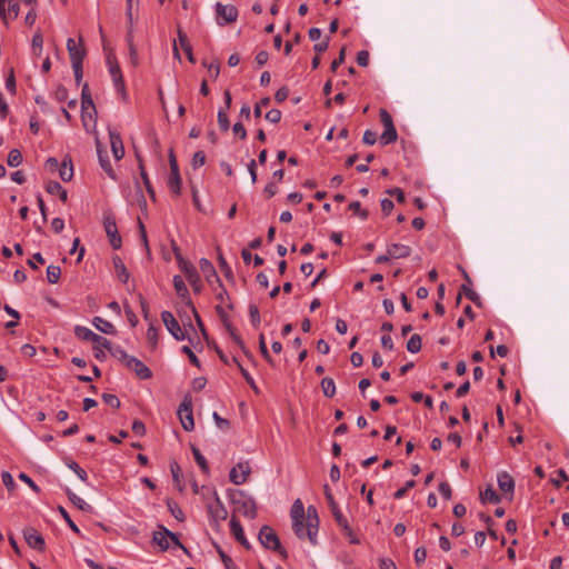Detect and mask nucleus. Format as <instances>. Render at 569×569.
Returning a JSON list of instances; mask_svg holds the SVG:
<instances>
[{
  "mask_svg": "<svg viewBox=\"0 0 569 569\" xmlns=\"http://www.w3.org/2000/svg\"><path fill=\"white\" fill-rule=\"evenodd\" d=\"M337 525L340 527L342 533L346 538L349 539V542L352 545H359L360 540L352 531L351 527L349 526V522L347 519L342 520L341 522H337Z\"/></svg>",
  "mask_w": 569,
  "mask_h": 569,
  "instance_id": "obj_34",
  "label": "nucleus"
},
{
  "mask_svg": "<svg viewBox=\"0 0 569 569\" xmlns=\"http://www.w3.org/2000/svg\"><path fill=\"white\" fill-rule=\"evenodd\" d=\"M207 510L211 521L214 525H218L220 521H223L228 517V511L223 503L221 502L217 491H213V500L207 503Z\"/></svg>",
  "mask_w": 569,
  "mask_h": 569,
  "instance_id": "obj_5",
  "label": "nucleus"
},
{
  "mask_svg": "<svg viewBox=\"0 0 569 569\" xmlns=\"http://www.w3.org/2000/svg\"><path fill=\"white\" fill-rule=\"evenodd\" d=\"M249 316H250V321H251V325L254 327V328H258L260 326V312H259V309L256 305H250L249 306Z\"/></svg>",
  "mask_w": 569,
  "mask_h": 569,
  "instance_id": "obj_58",
  "label": "nucleus"
},
{
  "mask_svg": "<svg viewBox=\"0 0 569 569\" xmlns=\"http://www.w3.org/2000/svg\"><path fill=\"white\" fill-rule=\"evenodd\" d=\"M249 473L248 462H239L230 470L229 478L232 483L242 485L247 481Z\"/></svg>",
  "mask_w": 569,
  "mask_h": 569,
  "instance_id": "obj_14",
  "label": "nucleus"
},
{
  "mask_svg": "<svg viewBox=\"0 0 569 569\" xmlns=\"http://www.w3.org/2000/svg\"><path fill=\"white\" fill-rule=\"evenodd\" d=\"M388 251L391 259H403L411 254V248L402 243H391L388 246Z\"/></svg>",
  "mask_w": 569,
  "mask_h": 569,
  "instance_id": "obj_24",
  "label": "nucleus"
},
{
  "mask_svg": "<svg viewBox=\"0 0 569 569\" xmlns=\"http://www.w3.org/2000/svg\"><path fill=\"white\" fill-rule=\"evenodd\" d=\"M138 164H139V169H140V174H141V178H142V181H143V184L146 187V190L148 192V194L150 196V198L152 200H156V192H154V189L149 180V177H148V173L144 169V166H143V160L141 157H138Z\"/></svg>",
  "mask_w": 569,
  "mask_h": 569,
  "instance_id": "obj_32",
  "label": "nucleus"
},
{
  "mask_svg": "<svg viewBox=\"0 0 569 569\" xmlns=\"http://www.w3.org/2000/svg\"><path fill=\"white\" fill-rule=\"evenodd\" d=\"M290 516H291L292 521L298 520V519H306L305 507L300 499H297L293 502V505L291 507Z\"/></svg>",
  "mask_w": 569,
  "mask_h": 569,
  "instance_id": "obj_39",
  "label": "nucleus"
},
{
  "mask_svg": "<svg viewBox=\"0 0 569 569\" xmlns=\"http://www.w3.org/2000/svg\"><path fill=\"white\" fill-rule=\"evenodd\" d=\"M91 342H93L94 346H98L99 348H104L107 350L111 349L112 346V343L107 338L99 336L97 333Z\"/></svg>",
  "mask_w": 569,
  "mask_h": 569,
  "instance_id": "obj_63",
  "label": "nucleus"
},
{
  "mask_svg": "<svg viewBox=\"0 0 569 569\" xmlns=\"http://www.w3.org/2000/svg\"><path fill=\"white\" fill-rule=\"evenodd\" d=\"M89 109L92 110L93 113H97L89 86L88 83H84L81 91V119L84 128H87V110Z\"/></svg>",
  "mask_w": 569,
  "mask_h": 569,
  "instance_id": "obj_13",
  "label": "nucleus"
},
{
  "mask_svg": "<svg viewBox=\"0 0 569 569\" xmlns=\"http://www.w3.org/2000/svg\"><path fill=\"white\" fill-rule=\"evenodd\" d=\"M27 545L38 551H44L46 542L43 536L32 527H27L22 531Z\"/></svg>",
  "mask_w": 569,
  "mask_h": 569,
  "instance_id": "obj_10",
  "label": "nucleus"
},
{
  "mask_svg": "<svg viewBox=\"0 0 569 569\" xmlns=\"http://www.w3.org/2000/svg\"><path fill=\"white\" fill-rule=\"evenodd\" d=\"M230 530L237 541H239L246 549H250V543L247 540L240 521L232 516L230 520Z\"/></svg>",
  "mask_w": 569,
  "mask_h": 569,
  "instance_id": "obj_20",
  "label": "nucleus"
},
{
  "mask_svg": "<svg viewBox=\"0 0 569 569\" xmlns=\"http://www.w3.org/2000/svg\"><path fill=\"white\" fill-rule=\"evenodd\" d=\"M379 116L385 129L395 128L393 120L386 109H380Z\"/></svg>",
  "mask_w": 569,
  "mask_h": 569,
  "instance_id": "obj_59",
  "label": "nucleus"
},
{
  "mask_svg": "<svg viewBox=\"0 0 569 569\" xmlns=\"http://www.w3.org/2000/svg\"><path fill=\"white\" fill-rule=\"evenodd\" d=\"M126 367L136 372L140 379H150L152 377L151 370L136 357H131Z\"/></svg>",
  "mask_w": 569,
  "mask_h": 569,
  "instance_id": "obj_17",
  "label": "nucleus"
},
{
  "mask_svg": "<svg viewBox=\"0 0 569 569\" xmlns=\"http://www.w3.org/2000/svg\"><path fill=\"white\" fill-rule=\"evenodd\" d=\"M199 267L209 283L212 282V279L217 283H220V278L218 277L213 264L208 259L201 258L199 261Z\"/></svg>",
  "mask_w": 569,
  "mask_h": 569,
  "instance_id": "obj_22",
  "label": "nucleus"
},
{
  "mask_svg": "<svg viewBox=\"0 0 569 569\" xmlns=\"http://www.w3.org/2000/svg\"><path fill=\"white\" fill-rule=\"evenodd\" d=\"M92 323L102 333H106V335H116L117 333L114 326L110 321H108L101 317H94Z\"/></svg>",
  "mask_w": 569,
  "mask_h": 569,
  "instance_id": "obj_28",
  "label": "nucleus"
},
{
  "mask_svg": "<svg viewBox=\"0 0 569 569\" xmlns=\"http://www.w3.org/2000/svg\"><path fill=\"white\" fill-rule=\"evenodd\" d=\"M169 166L170 174L168 178V187L173 194L179 196L181 193V176L178 161L172 149L169 151Z\"/></svg>",
  "mask_w": 569,
  "mask_h": 569,
  "instance_id": "obj_4",
  "label": "nucleus"
},
{
  "mask_svg": "<svg viewBox=\"0 0 569 569\" xmlns=\"http://www.w3.org/2000/svg\"><path fill=\"white\" fill-rule=\"evenodd\" d=\"M169 535L170 530L162 525H159L158 530L153 531L152 541L161 551H167L169 549Z\"/></svg>",
  "mask_w": 569,
  "mask_h": 569,
  "instance_id": "obj_18",
  "label": "nucleus"
},
{
  "mask_svg": "<svg viewBox=\"0 0 569 569\" xmlns=\"http://www.w3.org/2000/svg\"><path fill=\"white\" fill-rule=\"evenodd\" d=\"M323 490H325V496H326L327 502L329 505V508L331 510V513H332L336 522H341L342 520L347 519L342 515L341 510L339 509V507H338V505H337V502H336V500L333 498V495H332V492H331V490H330L328 485H325Z\"/></svg>",
  "mask_w": 569,
  "mask_h": 569,
  "instance_id": "obj_21",
  "label": "nucleus"
},
{
  "mask_svg": "<svg viewBox=\"0 0 569 569\" xmlns=\"http://www.w3.org/2000/svg\"><path fill=\"white\" fill-rule=\"evenodd\" d=\"M177 259H178L179 267H180L181 271L186 274V278L192 286L193 290L196 292H200V290H201L200 279H199V274H198V271L194 268V266H192L190 262L183 260L180 254H177Z\"/></svg>",
  "mask_w": 569,
  "mask_h": 569,
  "instance_id": "obj_9",
  "label": "nucleus"
},
{
  "mask_svg": "<svg viewBox=\"0 0 569 569\" xmlns=\"http://www.w3.org/2000/svg\"><path fill=\"white\" fill-rule=\"evenodd\" d=\"M217 551L226 567V569H237V566L234 565L233 560L224 553V551L220 548V547H217Z\"/></svg>",
  "mask_w": 569,
  "mask_h": 569,
  "instance_id": "obj_61",
  "label": "nucleus"
},
{
  "mask_svg": "<svg viewBox=\"0 0 569 569\" xmlns=\"http://www.w3.org/2000/svg\"><path fill=\"white\" fill-rule=\"evenodd\" d=\"M61 276V269L59 266L50 264L47 268V280L49 283H57Z\"/></svg>",
  "mask_w": 569,
  "mask_h": 569,
  "instance_id": "obj_47",
  "label": "nucleus"
},
{
  "mask_svg": "<svg viewBox=\"0 0 569 569\" xmlns=\"http://www.w3.org/2000/svg\"><path fill=\"white\" fill-rule=\"evenodd\" d=\"M407 350L417 353L421 350V337L418 333L412 335L407 342Z\"/></svg>",
  "mask_w": 569,
  "mask_h": 569,
  "instance_id": "obj_45",
  "label": "nucleus"
},
{
  "mask_svg": "<svg viewBox=\"0 0 569 569\" xmlns=\"http://www.w3.org/2000/svg\"><path fill=\"white\" fill-rule=\"evenodd\" d=\"M217 22L220 26L234 22L238 18V9L232 4L216 3Z\"/></svg>",
  "mask_w": 569,
  "mask_h": 569,
  "instance_id": "obj_8",
  "label": "nucleus"
},
{
  "mask_svg": "<svg viewBox=\"0 0 569 569\" xmlns=\"http://www.w3.org/2000/svg\"><path fill=\"white\" fill-rule=\"evenodd\" d=\"M218 263H219L220 270L222 271L223 276L228 280H233V273H232L231 267L228 264L227 260L224 259L223 254L220 251L218 252Z\"/></svg>",
  "mask_w": 569,
  "mask_h": 569,
  "instance_id": "obj_44",
  "label": "nucleus"
},
{
  "mask_svg": "<svg viewBox=\"0 0 569 569\" xmlns=\"http://www.w3.org/2000/svg\"><path fill=\"white\" fill-rule=\"evenodd\" d=\"M46 190L50 194H58L62 202L68 200L67 190L57 181H49L46 186Z\"/></svg>",
  "mask_w": 569,
  "mask_h": 569,
  "instance_id": "obj_30",
  "label": "nucleus"
},
{
  "mask_svg": "<svg viewBox=\"0 0 569 569\" xmlns=\"http://www.w3.org/2000/svg\"><path fill=\"white\" fill-rule=\"evenodd\" d=\"M349 210L357 214L361 220H367L369 217V212L367 209L361 208V203L359 201H352L349 203Z\"/></svg>",
  "mask_w": 569,
  "mask_h": 569,
  "instance_id": "obj_50",
  "label": "nucleus"
},
{
  "mask_svg": "<svg viewBox=\"0 0 569 569\" xmlns=\"http://www.w3.org/2000/svg\"><path fill=\"white\" fill-rule=\"evenodd\" d=\"M7 162H8V166L12 167V168L20 166L22 163V154H21L20 150L12 149L8 154Z\"/></svg>",
  "mask_w": 569,
  "mask_h": 569,
  "instance_id": "obj_51",
  "label": "nucleus"
},
{
  "mask_svg": "<svg viewBox=\"0 0 569 569\" xmlns=\"http://www.w3.org/2000/svg\"><path fill=\"white\" fill-rule=\"evenodd\" d=\"M59 176L64 181L68 182L73 177V167L70 158H64L59 168Z\"/></svg>",
  "mask_w": 569,
  "mask_h": 569,
  "instance_id": "obj_31",
  "label": "nucleus"
},
{
  "mask_svg": "<svg viewBox=\"0 0 569 569\" xmlns=\"http://www.w3.org/2000/svg\"><path fill=\"white\" fill-rule=\"evenodd\" d=\"M497 480H498L499 489L501 491H503L505 493H510V495L513 493L515 481L508 472H506V471L499 472Z\"/></svg>",
  "mask_w": 569,
  "mask_h": 569,
  "instance_id": "obj_25",
  "label": "nucleus"
},
{
  "mask_svg": "<svg viewBox=\"0 0 569 569\" xmlns=\"http://www.w3.org/2000/svg\"><path fill=\"white\" fill-rule=\"evenodd\" d=\"M109 137L113 157L117 160H121L124 156V147L120 133L110 129Z\"/></svg>",
  "mask_w": 569,
  "mask_h": 569,
  "instance_id": "obj_19",
  "label": "nucleus"
},
{
  "mask_svg": "<svg viewBox=\"0 0 569 569\" xmlns=\"http://www.w3.org/2000/svg\"><path fill=\"white\" fill-rule=\"evenodd\" d=\"M178 417L181 426L186 431H191L194 428V420L192 415L191 399L186 397L178 409Z\"/></svg>",
  "mask_w": 569,
  "mask_h": 569,
  "instance_id": "obj_6",
  "label": "nucleus"
},
{
  "mask_svg": "<svg viewBox=\"0 0 569 569\" xmlns=\"http://www.w3.org/2000/svg\"><path fill=\"white\" fill-rule=\"evenodd\" d=\"M67 466L72 470L74 471V473L82 480V481H87L88 479V475L84 469H82L76 461L73 460H67Z\"/></svg>",
  "mask_w": 569,
  "mask_h": 569,
  "instance_id": "obj_54",
  "label": "nucleus"
},
{
  "mask_svg": "<svg viewBox=\"0 0 569 569\" xmlns=\"http://www.w3.org/2000/svg\"><path fill=\"white\" fill-rule=\"evenodd\" d=\"M102 400L104 401V403H107L108 406H110L112 408L118 409L120 407V400L116 395L103 393Z\"/></svg>",
  "mask_w": 569,
  "mask_h": 569,
  "instance_id": "obj_62",
  "label": "nucleus"
},
{
  "mask_svg": "<svg viewBox=\"0 0 569 569\" xmlns=\"http://www.w3.org/2000/svg\"><path fill=\"white\" fill-rule=\"evenodd\" d=\"M258 539L264 548L277 551L284 559L288 557L286 549L281 546L277 533L271 527L262 526Z\"/></svg>",
  "mask_w": 569,
  "mask_h": 569,
  "instance_id": "obj_3",
  "label": "nucleus"
},
{
  "mask_svg": "<svg viewBox=\"0 0 569 569\" xmlns=\"http://www.w3.org/2000/svg\"><path fill=\"white\" fill-rule=\"evenodd\" d=\"M158 328L153 326L152 322H150L149 328L147 330V340L151 347V349H156L158 345Z\"/></svg>",
  "mask_w": 569,
  "mask_h": 569,
  "instance_id": "obj_48",
  "label": "nucleus"
},
{
  "mask_svg": "<svg viewBox=\"0 0 569 569\" xmlns=\"http://www.w3.org/2000/svg\"><path fill=\"white\" fill-rule=\"evenodd\" d=\"M228 331V333L230 335V337L232 338V340L242 349L244 350L246 347H244V342L243 340L241 339V337L238 335L237 332V329L231 325V322H227L223 325Z\"/></svg>",
  "mask_w": 569,
  "mask_h": 569,
  "instance_id": "obj_52",
  "label": "nucleus"
},
{
  "mask_svg": "<svg viewBox=\"0 0 569 569\" xmlns=\"http://www.w3.org/2000/svg\"><path fill=\"white\" fill-rule=\"evenodd\" d=\"M231 361L234 362L237 365V367L239 368L242 377L244 378V380L248 382V385L252 388V390L256 392V393H259V389L253 380V378L251 377V375L248 372L247 369H244L242 367V365L239 362V360L236 358V357H232L231 358Z\"/></svg>",
  "mask_w": 569,
  "mask_h": 569,
  "instance_id": "obj_36",
  "label": "nucleus"
},
{
  "mask_svg": "<svg viewBox=\"0 0 569 569\" xmlns=\"http://www.w3.org/2000/svg\"><path fill=\"white\" fill-rule=\"evenodd\" d=\"M191 450H192V455H193V458H194L197 465L200 467V469L204 473H208L209 472V465H208L206 458L202 456V453L200 452V450L197 447L192 446Z\"/></svg>",
  "mask_w": 569,
  "mask_h": 569,
  "instance_id": "obj_42",
  "label": "nucleus"
},
{
  "mask_svg": "<svg viewBox=\"0 0 569 569\" xmlns=\"http://www.w3.org/2000/svg\"><path fill=\"white\" fill-rule=\"evenodd\" d=\"M167 506H168V509L170 511V513L179 521H183L184 520V515H183V511L181 510V508L178 506L177 502L172 501V500H168L167 501Z\"/></svg>",
  "mask_w": 569,
  "mask_h": 569,
  "instance_id": "obj_53",
  "label": "nucleus"
},
{
  "mask_svg": "<svg viewBox=\"0 0 569 569\" xmlns=\"http://www.w3.org/2000/svg\"><path fill=\"white\" fill-rule=\"evenodd\" d=\"M480 499H481V501L483 503H486V502H492V503L500 502L499 495L491 487H488L483 492L480 493Z\"/></svg>",
  "mask_w": 569,
  "mask_h": 569,
  "instance_id": "obj_43",
  "label": "nucleus"
},
{
  "mask_svg": "<svg viewBox=\"0 0 569 569\" xmlns=\"http://www.w3.org/2000/svg\"><path fill=\"white\" fill-rule=\"evenodd\" d=\"M397 139H398V133H397L396 128L385 129V131L382 132V134L380 137V141L382 144H389V143L396 142Z\"/></svg>",
  "mask_w": 569,
  "mask_h": 569,
  "instance_id": "obj_46",
  "label": "nucleus"
},
{
  "mask_svg": "<svg viewBox=\"0 0 569 569\" xmlns=\"http://www.w3.org/2000/svg\"><path fill=\"white\" fill-rule=\"evenodd\" d=\"M178 39H179L180 47L182 48V50L186 52V54L188 57V60L191 63H194L196 60H194V57L192 53V47L188 40L186 32H183L180 28H178Z\"/></svg>",
  "mask_w": 569,
  "mask_h": 569,
  "instance_id": "obj_29",
  "label": "nucleus"
},
{
  "mask_svg": "<svg viewBox=\"0 0 569 569\" xmlns=\"http://www.w3.org/2000/svg\"><path fill=\"white\" fill-rule=\"evenodd\" d=\"M58 511L59 513L62 516V518L64 519V521L67 522L68 527L76 533L80 535V529L78 528V526L73 522V520L70 518L69 513L67 512V510L59 506L58 507Z\"/></svg>",
  "mask_w": 569,
  "mask_h": 569,
  "instance_id": "obj_56",
  "label": "nucleus"
},
{
  "mask_svg": "<svg viewBox=\"0 0 569 569\" xmlns=\"http://www.w3.org/2000/svg\"><path fill=\"white\" fill-rule=\"evenodd\" d=\"M460 291L465 293V296L471 300L477 307H481L482 301L480 296L469 287V284L463 283L460 288Z\"/></svg>",
  "mask_w": 569,
  "mask_h": 569,
  "instance_id": "obj_37",
  "label": "nucleus"
},
{
  "mask_svg": "<svg viewBox=\"0 0 569 569\" xmlns=\"http://www.w3.org/2000/svg\"><path fill=\"white\" fill-rule=\"evenodd\" d=\"M292 529L299 539L308 538L310 543L316 546L319 530V516L316 507L309 506L307 508L306 519L292 521Z\"/></svg>",
  "mask_w": 569,
  "mask_h": 569,
  "instance_id": "obj_1",
  "label": "nucleus"
},
{
  "mask_svg": "<svg viewBox=\"0 0 569 569\" xmlns=\"http://www.w3.org/2000/svg\"><path fill=\"white\" fill-rule=\"evenodd\" d=\"M97 151H98V158H99V163L101 166V168L104 170V172L113 180L117 179V176H116V172L114 170L112 169V166L109 161V157L108 154L106 153L104 150L101 149V146H100V142L98 141L97 142Z\"/></svg>",
  "mask_w": 569,
  "mask_h": 569,
  "instance_id": "obj_23",
  "label": "nucleus"
},
{
  "mask_svg": "<svg viewBox=\"0 0 569 569\" xmlns=\"http://www.w3.org/2000/svg\"><path fill=\"white\" fill-rule=\"evenodd\" d=\"M19 16V4L16 0H0V17L6 24Z\"/></svg>",
  "mask_w": 569,
  "mask_h": 569,
  "instance_id": "obj_12",
  "label": "nucleus"
},
{
  "mask_svg": "<svg viewBox=\"0 0 569 569\" xmlns=\"http://www.w3.org/2000/svg\"><path fill=\"white\" fill-rule=\"evenodd\" d=\"M112 262H113V267H114V270H116L118 279L122 283H127L128 280H129L130 273L127 270V268H126L123 261L121 260V258L119 256H114L112 258Z\"/></svg>",
  "mask_w": 569,
  "mask_h": 569,
  "instance_id": "obj_27",
  "label": "nucleus"
},
{
  "mask_svg": "<svg viewBox=\"0 0 569 569\" xmlns=\"http://www.w3.org/2000/svg\"><path fill=\"white\" fill-rule=\"evenodd\" d=\"M173 287L179 297L186 299L188 297V288L182 279V277L176 274L173 277Z\"/></svg>",
  "mask_w": 569,
  "mask_h": 569,
  "instance_id": "obj_41",
  "label": "nucleus"
},
{
  "mask_svg": "<svg viewBox=\"0 0 569 569\" xmlns=\"http://www.w3.org/2000/svg\"><path fill=\"white\" fill-rule=\"evenodd\" d=\"M112 357L117 358L121 362L124 363V366L128 363L129 359L132 357L128 355L121 347H113L111 346V349L108 350Z\"/></svg>",
  "mask_w": 569,
  "mask_h": 569,
  "instance_id": "obj_49",
  "label": "nucleus"
},
{
  "mask_svg": "<svg viewBox=\"0 0 569 569\" xmlns=\"http://www.w3.org/2000/svg\"><path fill=\"white\" fill-rule=\"evenodd\" d=\"M127 42L129 47V56H130V62L132 66H138L139 63V57H138V50L133 42V32H132V24L129 23L128 31H127Z\"/></svg>",
  "mask_w": 569,
  "mask_h": 569,
  "instance_id": "obj_26",
  "label": "nucleus"
},
{
  "mask_svg": "<svg viewBox=\"0 0 569 569\" xmlns=\"http://www.w3.org/2000/svg\"><path fill=\"white\" fill-rule=\"evenodd\" d=\"M109 71L112 77V81H113L116 90L119 93H121L123 99H126L127 98L126 84H124V80H123L119 64L117 62L113 63L109 60Z\"/></svg>",
  "mask_w": 569,
  "mask_h": 569,
  "instance_id": "obj_15",
  "label": "nucleus"
},
{
  "mask_svg": "<svg viewBox=\"0 0 569 569\" xmlns=\"http://www.w3.org/2000/svg\"><path fill=\"white\" fill-rule=\"evenodd\" d=\"M337 525L340 527L342 533L346 538L349 539V542L352 545H359L360 540L352 531L351 527L349 526V522L347 519L342 520L341 522H337Z\"/></svg>",
  "mask_w": 569,
  "mask_h": 569,
  "instance_id": "obj_33",
  "label": "nucleus"
},
{
  "mask_svg": "<svg viewBox=\"0 0 569 569\" xmlns=\"http://www.w3.org/2000/svg\"><path fill=\"white\" fill-rule=\"evenodd\" d=\"M161 320L167 330L176 340L182 341L187 338L186 331L181 328L180 323L170 311H162Z\"/></svg>",
  "mask_w": 569,
  "mask_h": 569,
  "instance_id": "obj_7",
  "label": "nucleus"
},
{
  "mask_svg": "<svg viewBox=\"0 0 569 569\" xmlns=\"http://www.w3.org/2000/svg\"><path fill=\"white\" fill-rule=\"evenodd\" d=\"M74 335L77 338L84 340V341H92V339L96 336V333L92 330H90L89 328L83 327V326H76Z\"/></svg>",
  "mask_w": 569,
  "mask_h": 569,
  "instance_id": "obj_40",
  "label": "nucleus"
},
{
  "mask_svg": "<svg viewBox=\"0 0 569 569\" xmlns=\"http://www.w3.org/2000/svg\"><path fill=\"white\" fill-rule=\"evenodd\" d=\"M231 503L234 512H239L249 519H254L257 517L256 501L243 491H237L233 493L231 496Z\"/></svg>",
  "mask_w": 569,
  "mask_h": 569,
  "instance_id": "obj_2",
  "label": "nucleus"
},
{
  "mask_svg": "<svg viewBox=\"0 0 569 569\" xmlns=\"http://www.w3.org/2000/svg\"><path fill=\"white\" fill-rule=\"evenodd\" d=\"M438 490L440 492V495L446 499V500H450L451 497H452V491H451V487L448 482L443 481V482H440L439 486H438Z\"/></svg>",
  "mask_w": 569,
  "mask_h": 569,
  "instance_id": "obj_64",
  "label": "nucleus"
},
{
  "mask_svg": "<svg viewBox=\"0 0 569 569\" xmlns=\"http://www.w3.org/2000/svg\"><path fill=\"white\" fill-rule=\"evenodd\" d=\"M67 50L70 57L71 64L82 63L86 57V49L80 43H76L74 39L69 38L67 40Z\"/></svg>",
  "mask_w": 569,
  "mask_h": 569,
  "instance_id": "obj_16",
  "label": "nucleus"
},
{
  "mask_svg": "<svg viewBox=\"0 0 569 569\" xmlns=\"http://www.w3.org/2000/svg\"><path fill=\"white\" fill-rule=\"evenodd\" d=\"M103 227L109 238L110 244L113 249L121 248V237L118 233L117 223L113 217H106L103 220Z\"/></svg>",
  "mask_w": 569,
  "mask_h": 569,
  "instance_id": "obj_11",
  "label": "nucleus"
},
{
  "mask_svg": "<svg viewBox=\"0 0 569 569\" xmlns=\"http://www.w3.org/2000/svg\"><path fill=\"white\" fill-rule=\"evenodd\" d=\"M67 492V496L69 498V500L80 510L82 511H90L91 510V506L88 505L83 499H81L80 497H78L74 492H72L69 488H67L66 490Z\"/></svg>",
  "mask_w": 569,
  "mask_h": 569,
  "instance_id": "obj_35",
  "label": "nucleus"
},
{
  "mask_svg": "<svg viewBox=\"0 0 569 569\" xmlns=\"http://www.w3.org/2000/svg\"><path fill=\"white\" fill-rule=\"evenodd\" d=\"M259 349H260V352L263 357V359L269 362V363H272V358L268 351V348H267V345H266V340H264V336L261 333L259 336Z\"/></svg>",
  "mask_w": 569,
  "mask_h": 569,
  "instance_id": "obj_60",
  "label": "nucleus"
},
{
  "mask_svg": "<svg viewBox=\"0 0 569 569\" xmlns=\"http://www.w3.org/2000/svg\"><path fill=\"white\" fill-rule=\"evenodd\" d=\"M202 66L208 68V71H209L211 78L217 79L219 77L220 64L217 60H213L210 63H208L206 60H203Z\"/></svg>",
  "mask_w": 569,
  "mask_h": 569,
  "instance_id": "obj_57",
  "label": "nucleus"
},
{
  "mask_svg": "<svg viewBox=\"0 0 569 569\" xmlns=\"http://www.w3.org/2000/svg\"><path fill=\"white\" fill-rule=\"evenodd\" d=\"M321 389L326 397L332 398L336 395V383L332 378L326 377L321 380Z\"/></svg>",
  "mask_w": 569,
  "mask_h": 569,
  "instance_id": "obj_38",
  "label": "nucleus"
},
{
  "mask_svg": "<svg viewBox=\"0 0 569 569\" xmlns=\"http://www.w3.org/2000/svg\"><path fill=\"white\" fill-rule=\"evenodd\" d=\"M218 124L221 131L227 132L230 128V121L227 112L222 109L218 111Z\"/></svg>",
  "mask_w": 569,
  "mask_h": 569,
  "instance_id": "obj_55",
  "label": "nucleus"
}]
</instances>
